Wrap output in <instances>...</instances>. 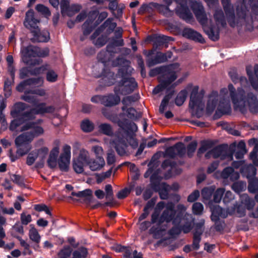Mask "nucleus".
<instances>
[{"instance_id":"obj_42","label":"nucleus","mask_w":258,"mask_h":258,"mask_svg":"<svg viewBox=\"0 0 258 258\" xmlns=\"http://www.w3.org/2000/svg\"><path fill=\"white\" fill-rule=\"evenodd\" d=\"M214 190L215 188L213 186L204 188L202 190V196L204 200L209 201Z\"/></svg>"},{"instance_id":"obj_51","label":"nucleus","mask_w":258,"mask_h":258,"mask_svg":"<svg viewBox=\"0 0 258 258\" xmlns=\"http://www.w3.org/2000/svg\"><path fill=\"white\" fill-rule=\"evenodd\" d=\"M124 258H143L142 254L141 252H138L136 250L133 251L132 253L130 250H127L124 254Z\"/></svg>"},{"instance_id":"obj_43","label":"nucleus","mask_w":258,"mask_h":258,"mask_svg":"<svg viewBox=\"0 0 258 258\" xmlns=\"http://www.w3.org/2000/svg\"><path fill=\"white\" fill-rule=\"evenodd\" d=\"M32 94L31 90H29L25 92L24 94L21 96V99L27 102L35 104L37 103V100L34 96L30 95Z\"/></svg>"},{"instance_id":"obj_9","label":"nucleus","mask_w":258,"mask_h":258,"mask_svg":"<svg viewBox=\"0 0 258 258\" xmlns=\"http://www.w3.org/2000/svg\"><path fill=\"white\" fill-rule=\"evenodd\" d=\"M211 157L214 158H220L221 160L227 159L228 161L233 159L232 154L220 146L215 147L206 154L207 158Z\"/></svg>"},{"instance_id":"obj_48","label":"nucleus","mask_w":258,"mask_h":258,"mask_svg":"<svg viewBox=\"0 0 258 258\" xmlns=\"http://www.w3.org/2000/svg\"><path fill=\"white\" fill-rule=\"evenodd\" d=\"M82 8L81 5L78 4H74L70 6L69 10L67 14L69 17L74 16L75 14L79 12Z\"/></svg>"},{"instance_id":"obj_40","label":"nucleus","mask_w":258,"mask_h":258,"mask_svg":"<svg viewBox=\"0 0 258 258\" xmlns=\"http://www.w3.org/2000/svg\"><path fill=\"white\" fill-rule=\"evenodd\" d=\"M154 204L151 201H149L147 203L146 205L144 207L143 213L142 214L139 218V221L143 220L148 216L150 213V210L152 208Z\"/></svg>"},{"instance_id":"obj_14","label":"nucleus","mask_w":258,"mask_h":258,"mask_svg":"<svg viewBox=\"0 0 258 258\" xmlns=\"http://www.w3.org/2000/svg\"><path fill=\"white\" fill-rule=\"evenodd\" d=\"M111 144L115 148L118 155L123 156L126 154L127 145L126 143V139L124 137L121 138L120 135L117 134L115 136Z\"/></svg>"},{"instance_id":"obj_62","label":"nucleus","mask_w":258,"mask_h":258,"mask_svg":"<svg viewBox=\"0 0 258 258\" xmlns=\"http://www.w3.org/2000/svg\"><path fill=\"white\" fill-rule=\"evenodd\" d=\"M156 39L159 45L173 40L172 38L165 35H159L157 36Z\"/></svg>"},{"instance_id":"obj_61","label":"nucleus","mask_w":258,"mask_h":258,"mask_svg":"<svg viewBox=\"0 0 258 258\" xmlns=\"http://www.w3.org/2000/svg\"><path fill=\"white\" fill-rule=\"evenodd\" d=\"M170 99V96L168 95H166L164 97L163 99L162 100L161 104L159 107V111L161 113H163L166 106L167 105L169 100Z\"/></svg>"},{"instance_id":"obj_29","label":"nucleus","mask_w":258,"mask_h":258,"mask_svg":"<svg viewBox=\"0 0 258 258\" xmlns=\"http://www.w3.org/2000/svg\"><path fill=\"white\" fill-rule=\"evenodd\" d=\"M30 228L29 230V237L30 239L35 243L37 246L38 247V244L40 243L41 239V235L38 232V231L35 228L34 225H30Z\"/></svg>"},{"instance_id":"obj_21","label":"nucleus","mask_w":258,"mask_h":258,"mask_svg":"<svg viewBox=\"0 0 258 258\" xmlns=\"http://www.w3.org/2000/svg\"><path fill=\"white\" fill-rule=\"evenodd\" d=\"M254 75L252 73V67L248 66L246 67V72L249 77V81L253 89L258 90V64L254 67Z\"/></svg>"},{"instance_id":"obj_60","label":"nucleus","mask_w":258,"mask_h":258,"mask_svg":"<svg viewBox=\"0 0 258 258\" xmlns=\"http://www.w3.org/2000/svg\"><path fill=\"white\" fill-rule=\"evenodd\" d=\"M212 144L209 142H203L202 145V146L198 150V154L200 155L201 154H203L207 150L210 149L212 147Z\"/></svg>"},{"instance_id":"obj_3","label":"nucleus","mask_w":258,"mask_h":258,"mask_svg":"<svg viewBox=\"0 0 258 258\" xmlns=\"http://www.w3.org/2000/svg\"><path fill=\"white\" fill-rule=\"evenodd\" d=\"M106 85L110 86L118 81V84L114 88V92L117 94L126 95L130 94L137 87V83L132 78H124L119 74L114 75L111 72L108 73L107 75L103 78Z\"/></svg>"},{"instance_id":"obj_8","label":"nucleus","mask_w":258,"mask_h":258,"mask_svg":"<svg viewBox=\"0 0 258 258\" xmlns=\"http://www.w3.org/2000/svg\"><path fill=\"white\" fill-rule=\"evenodd\" d=\"M70 146L66 145L63 147L62 153L58 160V164L61 171H67L69 168L71 159Z\"/></svg>"},{"instance_id":"obj_26","label":"nucleus","mask_w":258,"mask_h":258,"mask_svg":"<svg viewBox=\"0 0 258 258\" xmlns=\"http://www.w3.org/2000/svg\"><path fill=\"white\" fill-rule=\"evenodd\" d=\"M220 177L223 179L229 178L232 181L237 180L239 177L237 172H235L232 167H226L220 173Z\"/></svg>"},{"instance_id":"obj_37","label":"nucleus","mask_w":258,"mask_h":258,"mask_svg":"<svg viewBox=\"0 0 258 258\" xmlns=\"http://www.w3.org/2000/svg\"><path fill=\"white\" fill-rule=\"evenodd\" d=\"M72 195L77 197L84 198L85 200L89 201L92 197V191L89 189H87L78 192H73Z\"/></svg>"},{"instance_id":"obj_24","label":"nucleus","mask_w":258,"mask_h":258,"mask_svg":"<svg viewBox=\"0 0 258 258\" xmlns=\"http://www.w3.org/2000/svg\"><path fill=\"white\" fill-rule=\"evenodd\" d=\"M105 161L101 156L97 157L95 159H91L88 163L90 169L92 171L99 170L105 165Z\"/></svg>"},{"instance_id":"obj_46","label":"nucleus","mask_w":258,"mask_h":258,"mask_svg":"<svg viewBox=\"0 0 258 258\" xmlns=\"http://www.w3.org/2000/svg\"><path fill=\"white\" fill-rule=\"evenodd\" d=\"M81 128L85 132H90L93 130V124L89 120H84L81 123Z\"/></svg>"},{"instance_id":"obj_10","label":"nucleus","mask_w":258,"mask_h":258,"mask_svg":"<svg viewBox=\"0 0 258 258\" xmlns=\"http://www.w3.org/2000/svg\"><path fill=\"white\" fill-rule=\"evenodd\" d=\"M54 111V107L52 106H46L44 103H41L32 109L28 113L24 114L26 119H33L36 114H44L45 113H52Z\"/></svg>"},{"instance_id":"obj_55","label":"nucleus","mask_w":258,"mask_h":258,"mask_svg":"<svg viewBox=\"0 0 258 258\" xmlns=\"http://www.w3.org/2000/svg\"><path fill=\"white\" fill-rule=\"evenodd\" d=\"M36 10L43 15L50 16L51 13L47 7L42 4H38L35 7Z\"/></svg>"},{"instance_id":"obj_18","label":"nucleus","mask_w":258,"mask_h":258,"mask_svg":"<svg viewBox=\"0 0 258 258\" xmlns=\"http://www.w3.org/2000/svg\"><path fill=\"white\" fill-rule=\"evenodd\" d=\"M47 64L42 66L39 68H36L34 71L31 73L32 75H38L43 73L45 71L48 70L46 73V80L49 82H55L57 81L58 75L56 72L52 70L48 69Z\"/></svg>"},{"instance_id":"obj_1","label":"nucleus","mask_w":258,"mask_h":258,"mask_svg":"<svg viewBox=\"0 0 258 258\" xmlns=\"http://www.w3.org/2000/svg\"><path fill=\"white\" fill-rule=\"evenodd\" d=\"M229 95L226 88L221 90L219 95L217 92H213L208 97L207 110L208 112H213L219 103L218 109L223 113H228L231 111V105L229 96L235 110L242 113L248 110L253 113H258V98L256 95L251 92L245 91L241 88L237 90L233 85L228 86Z\"/></svg>"},{"instance_id":"obj_20","label":"nucleus","mask_w":258,"mask_h":258,"mask_svg":"<svg viewBox=\"0 0 258 258\" xmlns=\"http://www.w3.org/2000/svg\"><path fill=\"white\" fill-rule=\"evenodd\" d=\"M205 221L201 220L196 224L195 231L194 233L192 246L195 249H199L200 242L201 240V236L204 231V225Z\"/></svg>"},{"instance_id":"obj_58","label":"nucleus","mask_w":258,"mask_h":258,"mask_svg":"<svg viewBox=\"0 0 258 258\" xmlns=\"http://www.w3.org/2000/svg\"><path fill=\"white\" fill-rule=\"evenodd\" d=\"M203 206L200 203H195L192 205V211L196 215H200L203 211Z\"/></svg>"},{"instance_id":"obj_54","label":"nucleus","mask_w":258,"mask_h":258,"mask_svg":"<svg viewBox=\"0 0 258 258\" xmlns=\"http://www.w3.org/2000/svg\"><path fill=\"white\" fill-rule=\"evenodd\" d=\"M84 165L85 164L75 159L74 160L73 166L75 172L78 173H81L83 172L84 170L83 167Z\"/></svg>"},{"instance_id":"obj_47","label":"nucleus","mask_w":258,"mask_h":258,"mask_svg":"<svg viewBox=\"0 0 258 258\" xmlns=\"http://www.w3.org/2000/svg\"><path fill=\"white\" fill-rule=\"evenodd\" d=\"M160 185L162 188V189L159 191L160 197L163 199H166L168 196V192L170 191V185L164 182L161 183Z\"/></svg>"},{"instance_id":"obj_41","label":"nucleus","mask_w":258,"mask_h":258,"mask_svg":"<svg viewBox=\"0 0 258 258\" xmlns=\"http://www.w3.org/2000/svg\"><path fill=\"white\" fill-rule=\"evenodd\" d=\"M246 188V183L245 182L238 181L234 182L232 185V189L237 193H239Z\"/></svg>"},{"instance_id":"obj_5","label":"nucleus","mask_w":258,"mask_h":258,"mask_svg":"<svg viewBox=\"0 0 258 258\" xmlns=\"http://www.w3.org/2000/svg\"><path fill=\"white\" fill-rule=\"evenodd\" d=\"M166 6L162 7L164 11L163 14L166 16L171 15L172 11L175 10L177 15L188 23L194 21L192 15L183 0H163Z\"/></svg>"},{"instance_id":"obj_22","label":"nucleus","mask_w":258,"mask_h":258,"mask_svg":"<svg viewBox=\"0 0 258 258\" xmlns=\"http://www.w3.org/2000/svg\"><path fill=\"white\" fill-rule=\"evenodd\" d=\"M183 36L195 41L203 43L204 39L202 36L197 31L190 28H185L183 31Z\"/></svg>"},{"instance_id":"obj_50","label":"nucleus","mask_w":258,"mask_h":258,"mask_svg":"<svg viewBox=\"0 0 258 258\" xmlns=\"http://www.w3.org/2000/svg\"><path fill=\"white\" fill-rule=\"evenodd\" d=\"M118 124L123 131H124V132H127L128 130L136 131L137 130V126L136 124L134 122H130L129 124H127L126 126L124 125L121 122L119 121L118 122Z\"/></svg>"},{"instance_id":"obj_57","label":"nucleus","mask_w":258,"mask_h":258,"mask_svg":"<svg viewBox=\"0 0 258 258\" xmlns=\"http://www.w3.org/2000/svg\"><path fill=\"white\" fill-rule=\"evenodd\" d=\"M27 82H28V85L29 86H31V85L42 86L43 84V79L41 77H39L37 78H32V79H28Z\"/></svg>"},{"instance_id":"obj_64","label":"nucleus","mask_w":258,"mask_h":258,"mask_svg":"<svg viewBox=\"0 0 258 258\" xmlns=\"http://www.w3.org/2000/svg\"><path fill=\"white\" fill-rule=\"evenodd\" d=\"M31 220V216L30 214L26 215L24 213L21 214V221L22 224L27 225Z\"/></svg>"},{"instance_id":"obj_34","label":"nucleus","mask_w":258,"mask_h":258,"mask_svg":"<svg viewBox=\"0 0 258 258\" xmlns=\"http://www.w3.org/2000/svg\"><path fill=\"white\" fill-rule=\"evenodd\" d=\"M248 189L251 193H254L258 191V179L257 178L249 179ZM255 198L258 201V194L255 196Z\"/></svg>"},{"instance_id":"obj_45","label":"nucleus","mask_w":258,"mask_h":258,"mask_svg":"<svg viewBox=\"0 0 258 258\" xmlns=\"http://www.w3.org/2000/svg\"><path fill=\"white\" fill-rule=\"evenodd\" d=\"M258 144L255 145L252 151L250 154V158L253 164L258 166Z\"/></svg>"},{"instance_id":"obj_39","label":"nucleus","mask_w":258,"mask_h":258,"mask_svg":"<svg viewBox=\"0 0 258 258\" xmlns=\"http://www.w3.org/2000/svg\"><path fill=\"white\" fill-rule=\"evenodd\" d=\"M89 156L88 152L85 150H81L78 157L75 160L79 161L85 164H88V163L89 162Z\"/></svg>"},{"instance_id":"obj_16","label":"nucleus","mask_w":258,"mask_h":258,"mask_svg":"<svg viewBox=\"0 0 258 258\" xmlns=\"http://www.w3.org/2000/svg\"><path fill=\"white\" fill-rule=\"evenodd\" d=\"M185 153V147L181 142H178L174 146L169 147L165 152V156L171 158L174 157L176 155L182 156Z\"/></svg>"},{"instance_id":"obj_25","label":"nucleus","mask_w":258,"mask_h":258,"mask_svg":"<svg viewBox=\"0 0 258 258\" xmlns=\"http://www.w3.org/2000/svg\"><path fill=\"white\" fill-rule=\"evenodd\" d=\"M182 220L184 221V224L181 226V230L184 233H187L192 228L194 219L191 215L186 213Z\"/></svg>"},{"instance_id":"obj_7","label":"nucleus","mask_w":258,"mask_h":258,"mask_svg":"<svg viewBox=\"0 0 258 258\" xmlns=\"http://www.w3.org/2000/svg\"><path fill=\"white\" fill-rule=\"evenodd\" d=\"M214 17L216 22L217 27L210 28L207 31V33L211 39L216 41L219 38V26L224 27L226 25V21L221 10L216 11Z\"/></svg>"},{"instance_id":"obj_49","label":"nucleus","mask_w":258,"mask_h":258,"mask_svg":"<svg viewBox=\"0 0 258 258\" xmlns=\"http://www.w3.org/2000/svg\"><path fill=\"white\" fill-rule=\"evenodd\" d=\"M225 192V189L223 188H218L214 194V202L218 203L220 202L222 197Z\"/></svg>"},{"instance_id":"obj_13","label":"nucleus","mask_w":258,"mask_h":258,"mask_svg":"<svg viewBox=\"0 0 258 258\" xmlns=\"http://www.w3.org/2000/svg\"><path fill=\"white\" fill-rule=\"evenodd\" d=\"M193 12L200 23L205 26L207 23L208 18L203 6L199 3H194Z\"/></svg>"},{"instance_id":"obj_56","label":"nucleus","mask_w":258,"mask_h":258,"mask_svg":"<svg viewBox=\"0 0 258 258\" xmlns=\"http://www.w3.org/2000/svg\"><path fill=\"white\" fill-rule=\"evenodd\" d=\"M38 157V155H36V152L33 151L29 154L26 160V163L28 165H32Z\"/></svg>"},{"instance_id":"obj_31","label":"nucleus","mask_w":258,"mask_h":258,"mask_svg":"<svg viewBox=\"0 0 258 258\" xmlns=\"http://www.w3.org/2000/svg\"><path fill=\"white\" fill-rule=\"evenodd\" d=\"M167 60V56L166 54L162 53H158L154 58H149L147 60V65L151 67L157 63L164 62Z\"/></svg>"},{"instance_id":"obj_12","label":"nucleus","mask_w":258,"mask_h":258,"mask_svg":"<svg viewBox=\"0 0 258 258\" xmlns=\"http://www.w3.org/2000/svg\"><path fill=\"white\" fill-rule=\"evenodd\" d=\"M22 54L23 56H35L45 57L48 55L49 50L47 48L40 49L39 48L28 46L22 49Z\"/></svg>"},{"instance_id":"obj_33","label":"nucleus","mask_w":258,"mask_h":258,"mask_svg":"<svg viewBox=\"0 0 258 258\" xmlns=\"http://www.w3.org/2000/svg\"><path fill=\"white\" fill-rule=\"evenodd\" d=\"M87 254V249L84 247H80L72 250V258H86Z\"/></svg>"},{"instance_id":"obj_36","label":"nucleus","mask_w":258,"mask_h":258,"mask_svg":"<svg viewBox=\"0 0 258 258\" xmlns=\"http://www.w3.org/2000/svg\"><path fill=\"white\" fill-rule=\"evenodd\" d=\"M241 203L246 206L248 209H252L254 206V201L250 199L247 194H242L240 196Z\"/></svg>"},{"instance_id":"obj_44","label":"nucleus","mask_w":258,"mask_h":258,"mask_svg":"<svg viewBox=\"0 0 258 258\" xmlns=\"http://www.w3.org/2000/svg\"><path fill=\"white\" fill-rule=\"evenodd\" d=\"M186 91L182 90L180 92L175 99V103L178 106L181 105L185 100L186 98Z\"/></svg>"},{"instance_id":"obj_28","label":"nucleus","mask_w":258,"mask_h":258,"mask_svg":"<svg viewBox=\"0 0 258 258\" xmlns=\"http://www.w3.org/2000/svg\"><path fill=\"white\" fill-rule=\"evenodd\" d=\"M59 152L58 146L54 147L50 151L49 158L47 160L48 166L51 168H54L57 165V158Z\"/></svg>"},{"instance_id":"obj_4","label":"nucleus","mask_w":258,"mask_h":258,"mask_svg":"<svg viewBox=\"0 0 258 258\" xmlns=\"http://www.w3.org/2000/svg\"><path fill=\"white\" fill-rule=\"evenodd\" d=\"M164 206L163 202H159L151 215L152 222L153 224H156L158 226V231L165 230L164 228L161 227V224L164 222L168 223L171 221L175 215L174 205L172 203H169L166 205L161 215L160 216V211L163 209Z\"/></svg>"},{"instance_id":"obj_19","label":"nucleus","mask_w":258,"mask_h":258,"mask_svg":"<svg viewBox=\"0 0 258 258\" xmlns=\"http://www.w3.org/2000/svg\"><path fill=\"white\" fill-rule=\"evenodd\" d=\"M27 107V105L23 102L16 103L11 111V115L14 118L20 117L23 120H29L30 119H26L24 117V114L29 112H24Z\"/></svg>"},{"instance_id":"obj_15","label":"nucleus","mask_w":258,"mask_h":258,"mask_svg":"<svg viewBox=\"0 0 258 258\" xmlns=\"http://www.w3.org/2000/svg\"><path fill=\"white\" fill-rule=\"evenodd\" d=\"M28 130H31V131L28 133L30 135L33 136V139L35 137L43 135L44 133L43 127L38 125L37 122H33L25 124L22 126L21 131L23 132Z\"/></svg>"},{"instance_id":"obj_6","label":"nucleus","mask_w":258,"mask_h":258,"mask_svg":"<svg viewBox=\"0 0 258 258\" xmlns=\"http://www.w3.org/2000/svg\"><path fill=\"white\" fill-rule=\"evenodd\" d=\"M212 212L211 219L213 221H216L219 219L220 217L225 218L228 216V215H231L235 213V210L237 209V212L238 216L242 217L244 215V211H240L239 210L240 207H237L236 206L234 205L233 207L228 208L227 210L223 209L220 206H211L210 207Z\"/></svg>"},{"instance_id":"obj_30","label":"nucleus","mask_w":258,"mask_h":258,"mask_svg":"<svg viewBox=\"0 0 258 258\" xmlns=\"http://www.w3.org/2000/svg\"><path fill=\"white\" fill-rule=\"evenodd\" d=\"M241 172L244 176H246L249 180L251 179V178L255 175L256 169L251 164L244 165L241 169Z\"/></svg>"},{"instance_id":"obj_59","label":"nucleus","mask_w":258,"mask_h":258,"mask_svg":"<svg viewBox=\"0 0 258 258\" xmlns=\"http://www.w3.org/2000/svg\"><path fill=\"white\" fill-rule=\"evenodd\" d=\"M126 112H127V116L132 119L137 118L141 116V114L137 112L133 108H128Z\"/></svg>"},{"instance_id":"obj_38","label":"nucleus","mask_w":258,"mask_h":258,"mask_svg":"<svg viewBox=\"0 0 258 258\" xmlns=\"http://www.w3.org/2000/svg\"><path fill=\"white\" fill-rule=\"evenodd\" d=\"M99 131L107 136H112L113 130L112 126L108 123H102L99 126Z\"/></svg>"},{"instance_id":"obj_32","label":"nucleus","mask_w":258,"mask_h":258,"mask_svg":"<svg viewBox=\"0 0 258 258\" xmlns=\"http://www.w3.org/2000/svg\"><path fill=\"white\" fill-rule=\"evenodd\" d=\"M36 32H33L34 39L37 42H46L49 39V34L47 32H40L39 28L36 30Z\"/></svg>"},{"instance_id":"obj_63","label":"nucleus","mask_w":258,"mask_h":258,"mask_svg":"<svg viewBox=\"0 0 258 258\" xmlns=\"http://www.w3.org/2000/svg\"><path fill=\"white\" fill-rule=\"evenodd\" d=\"M197 146V143L195 141L190 143L187 146L188 156L191 157L195 152Z\"/></svg>"},{"instance_id":"obj_53","label":"nucleus","mask_w":258,"mask_h":258,"mask_svg":"<svg viewBox=\"0 0 258 258\" xmlns=\"http://www.w3.org/2000/svg\"><path fill=\"white\" fill-rule=\"evenodd\" d=\"M42 160H43L48 152V149L46 147H42L37 150L34 151Z\"/></svg>"},{"instance_id":"obj_35","label":"nucleus","mask_w":258,"mask_h":258,"mask_svg":"<svg viewBox=\"0 0 258 258\" xmlns=\"http://www.w3.org/2000/svg\"><path fill=\"white\" fill-rule=\"evenodd\" d=\"M72 249L70 246H65L57 253L56 258H72Z\"/></svg>"},{"instance_id":"obj_11","label":"nucleus","mask_w":258,"mask_h":258,"mask_svg":"<svg viewBox=\"0 0 258 258\" xmlns=\"http://www.w3.org/2000/svg\"><path fill=\"white\" fill-rule=\"evenodd\" d=\"M39 20L34 17V12L32 10H30L26 12L24 25L32 33L36 32V30L39 29Z\"/></svg>"},{"instance_id":"obj_2","label":"nucleus","mask_w":258,"mask_h":258,"mask_svg":"<svg viewBox=\"0 0 258 258\" xmlns=\"http://www.w3.org/2000/svg\"><path fill=\"white\" fill-rule=\"evenodd\" d=\"M181 70L179 64L177 63L151 70L149 72L151 77L159 74L162 75L160 78V84L154 89L153 93L156 94L166 89L177 78Z\"/></svg>"},{"instance_id":"obj_27","label":"nucleus","mask_w":258,"mask_h":258,"mask_svg":"<svg viewBox=\"0 0 258 258\" xmlns=\"http://www.w3.org/2000/svg\"><path fill=\"white\" fill-rule=\"evenodd\" d=\"M115 95H108L107 96H103V104L106 106H111L117 104L120 100V97L115 92Z\"/></svg>"},{"instance_id":"obj_17","label":"nucleus","mask_w":258,"mask_h":258,"mask_svg":"<svg viewBox=\"0 0 258 258\" xmlns=\"http://www.w3.org/2000/svg\"><path fill=\"white\" fill-rule=\"evenodd\" d=\"M189 107L192 109L202 110L204 104L202 102V96L198 94V88H194L191 93Z\"/></svg>"},{"instance_id":"obj_23","label":"nucleus","mask_w":258,"mask_h":258,"mask_svg":"<svg viewBox=\"0 0 258 258\" xmlns=\"http://www.w3.org/2000/svg\"><path fill=\"white\" fill-rule=\"evenodd\" d=\"M33 140V136L30 135L28 132L24 133L17 137L15 140V144L18 147L28 144Z\"/></svg>"},{"instance_id":"obj_52","label":"nucleus","mask_w":258,"mask_h":258,"mask_svg":"<svg viewBox=\"0 0 258 258\" xmlns=\"http://www.w3.org/2000/svg\"><path fill=\"white\" fill-rule=\"evenodd\" d=\"M61 12L62 15H67L69 8L70 2L68 0H61L60 3Z\"/></svg>"}]
</instances>
